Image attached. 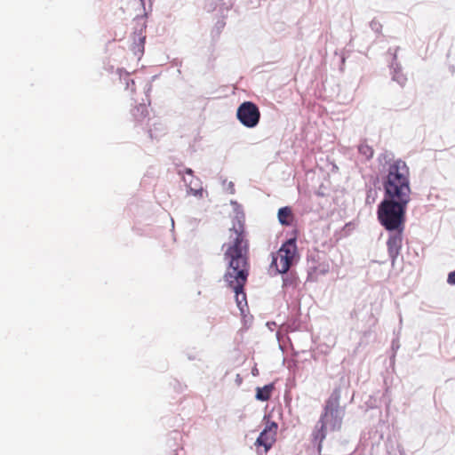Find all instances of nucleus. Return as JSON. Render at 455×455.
Returning <instances> with one entry per match:
<instances>
[{
  "label": "nucleus",
  "mask_w": 455,
  "mask_h": 455,
  "mask_svg": "<svg viewBox=\"0 0 455 455\" xmlns=\"http://www.w3.org/2000/svg\"><path fill=\"white\" fill-rule=\"evenodd\" d=\"M383 198L377 205V220L387 232L405 228L411 202L410 169L401 158L387 163L381 177Z\"/></svg>",
  "instance_id": "1"
},
{
  "label": "nucleus",
  "mask_w": 455,
  "mask_h": 455,
  "mask_svg": "<svg viewBox=\"0 0 455 455\" xmlns=\"http://www.w3.org/2000/svg\"><path fill=\"white\" fill-rule=\"evenodd\" d=\"M234 233L235 237L224 252V259L227 261L226 270L234 272L242 268L249 269V242L246 239L245 232L236 231Z\"/></svg>",
  "instance_id": "2"
},
{
  "label": "nucleus",
  "mask_w": 455,
  "mask_h": 455,
  "mask_svg": "<svg viewBox=\"0 0 455 455\" xmlns=\"http://www.w3.org/2000/svg\"><path fill=\"white\" fill-rule=\"evenodd\" d=\"M249 276V269L242 268L235 270H226L223 280L227 283L228 287L235 292V299L236 306L239 308L241 315H243L248 310L246 293L244 286L247 283Z\"/></svg>",
  "instance_id": "3"
},
{
  "label": "nucleus",
  "mask_w": 455,
  "mask_h": 455,
  "mask_svg": "<svg viewBox=\"0 0 455 455\" xmlns=\"http://www.w3.org/2000/svg\"><path fill=\"white\" fill-rule=\"evenodd\" d=\"M340 389L335 388L328 399L325 401L323 412L320 419L324 420L326 423L329 421L332 430L339 429L344 416L343 411L339 407Z\"/></svg>",
  "instance_id": "4"
},
{
  "label": "nucleus",
  "mask_w": 455,
  "mask_h": 455,
  "mask_svg": "<svg viewBox=\"0 0 455 455\" xmlns=\"http://www.w3.org/2000/svg\"><path fill=\"white\" fill-rule=\"evenodd\" d=\"M278 255L280 258L281 267L278 268L277 258H273L270 267H276L277 272H285L286 270H289L298 257L297 238L291 237L284 241L278 251Z\"/></svg>",
  "instance_id": "5"
},
{
  "label": "nucleus",
  "mask_w": 455,
  "mask_h": 455,
  "mask_svg": "<svg viewBox=\"0 0 455 455\" xmlns=\"http://www.w3.org/2000/svg\"><path fill=\"white\" fill-rule=\"evenodd\" d=\"M235 116L243 127L253 129L259 124L261 114L256 103L245 100L238 105Z\"/></svg>",
  "instance_id": "6"
},
{
  "label": "nucleus",
  "mask_w": 455,
  "mask_h": 455,
  "mask_svg": "<svg viewBox=\"0 0 455 455\" xmlns=\"http://www.w3.org/2000/svg\"><path fill=\"white\" fill-rule=\"evenodd\" d=\"M403 231L404 229L393 230L392 232H388L389 235L387 241V247L388 257L393 267L395 266L402 250Z\"/></svg>",
  "instance_id": "7"
},
{
  "label": "nucleus",
  "mask_w": 455,
  "mask_h": 455,
  "mask_svg": "<svg viewBox=\"0 0 455 455\" xmlns=\"http://www.w3.org/2000/svg\"><path fill=\"white\" fill-rule=\"evenodd\" d=\"M151 140H158L162 135L165 133V126L158 119L147 120L143 129Z\"/></svg>",
  "instance_id": "8"
},
{
  "label": "nucleus",
  "mask_w": 455,
  "mask_h": 455,
  "mask_svg": "<svg viewBox=\"0 0 455 455\" xmlns=\"http://www.w3.org/2000/svg\"><path fill=\"white\" fill-rule=\"evenodd\" d=\"M131 113L133 117L135 126H141V128L144 129V125L149 118L148 106L144 102L140 103L131 110Z\"/></svg>",
  "instance_id": "9"
},
{
  "label": "nucleus",
  "mask_w": 455,
  "mask_h": 455,
  "mask_svg": "<svg viewBox=\"0 0 455 455\" xmlns=\"http://www.w3.org/2000/svg\"><path fill=\"white\" fill-rule=\"evenodd\" d=\"M183 182L187 188V194L194 196L197 198H202L204 196V188L201 186L199 178L187 179L183 177Z\"/></svg>",
  "instance_id": "10"
},
{
  "label": "nucleus",
  "mask_w": 455,
  "mask_h": 455,
  "mask_svg": "<svg viewBox=\"0 0 455 455\" xmlns=\"http://www.w3.org/2000/svg\"><path fill=\"white\" fill-rule=\"evenodd\" d=\"M231 204L235 205V216L233 219V226L230 228V231H233V232H236V231L245 232V228H244L245 216H244V213H243V210L241 209L240 204H238V203L236 201H231Z\"/></svg>",
  "instance_id": "11"
},
{
  "label": "nucleus",
  "mask_w": 455,
  "mask_h": 455,
  "mask_svg": "<svg viewBox=\"0 0 455 455\" xmlns=\"http://www.w3.org/2000/svg\"><path fill=\"white\" fill-rule=\"evenodd\" d=\"M390 75L392 81L397 83L401 87H404L407 83V76L403 72L400 62L389 63Z\"/></svg>",
  "instance_id": "12"
},
{
  "label": "nucleus",
  "mask_w": 455,
  "mask_h": 455,
  "mask_svg": "<svg viewBox=\"0 0 455 455\" xmlns=\"http://www.w3.org/2000/svg\"><path fill=\"white\" fill-rule=\"evenodd\" d=\"M275 442V434H272L269 432L267 433L262 429V431L259 433V436L257 437L254 444L258 448L263 447L264 452L267 453L272 448Z\"/></svg>",
  "instance_id": "13"
},
{
  "label": "nucleus",
  "mask_w": 455,
  "mask_h": 455,
  "mask_svg": "<svg viewBox=\"0 0 455 455\" xmlns=\"http://www.w3.org/2000/svg\"><path fill=\"white\" fill-rule=\"evenodd\" d=\"M278 222L283 227H291L294 221V215L291 206H283L277 212Z\"/></svg>",
  "instance_id": "14"
},
{
  "label": "nucleus",
  "mask_w": 455,
  "mask_h": 455,
  "mask_svg": "<svg viewBox=\"0 0 455 455\" xmlns=\"http://www.w3.org/2000/svg\"><path fill=\"white\" fill-rule=\"evenodd\" d=\"M312 437L314 443H318L317 448L320 451L322 449V443L326 437V422L324 420L319 419L312 433Z\"/></svg>",
  "instance_id": "15"
},
{
  "label": "nucleus",
  "mask_w": 455,
  "mask_h": 455,
  "mask_svg": "<svg viewBox=\"0 0 455 455\" xmlns=\"http://www.w3.org/2000/svg\"><path fill=\"white\" fill-rule=\"evenodd\" d=\"M274 389H275L274 383H268L263 387H258L256 388V394H255L256 400L260 401V402L268 401L272 396V393H273Z\"/></svg>",
  "instance_id": "16"
},
{
  "label": "nucleus",
  "mask_w": 455,
  "mask_h": 455,
  "mask_svg": "<svg viewBox=\"0 0 455 455\" xmlns=\"http://www.w3.org/2000/svg\"><path fill=\"white\" fill-rule=\"evenodd\" d=\"M147 13L144 15H137L133 21H134V28H133V33L132 36H146L145 31L147 28V20H146Z\"/></svg>",
  "instance_id": "17"
},
{
  "label": "nucleus",
  "mask_w": 455,
  "mask_h": 455,
  "mask_svg": "<svg viewBox=\"0 0 455 455\" xmlns=\"http://www.w3.org/2000/svg\"><path fill=\"white\" fill-rule=\"evenodd\" d=\"M133 43L132 45V51L138 60H140L144 54L146 36H132Z\"/></svg>",
  "instance_id": "18"
},
{
  "label": "nucleus",
  "mask_w": 455,
  "mask_h": 455,
  "mask_svg": "<svg viewBox=\"0 0 455 455\" xmlns=\"http://www.w3.org/2000/svg\"><path fill=\"white\" fill-rule=\"evenodd\" d=\"M116 74L119 76L120 81L125 84V90L132 92L135 91V82L131 78L130 74L124 68H117Z\"/></svg>",
  "instance_id": "19"
},
{
  "label": "nucleus",
  "mask_w": 455,
  "mask_h": 455,
  "mask_svg": "<svg viewBox=\"0 0 455 455\" xmlns=\"http://www.w3.org/2000/svg\"><path fill=\"white\" fill-rule=\"evenodd\" d=\"M278 273L282 275L283 287H291L296 285L297 275L295 273L289 270Z\"/></svg>",
  "instance_id": "20"
},
{
  "label": "nucleus",
  "mask_w": 455,
  "mask_h": 455,
  "mask_svg": "<svg viewBox=\"0 0 455 455\" xmlns=\"http://www.w3.org/2000/svg\"><path fill=\"white\" fill-rule=\"evenodd\" d=\"M358 152L365 157L367 161L371 160L373 157L374 150L369 146L365 140L362 141L358 145Z\"/></svg>",
  "instance_id": "21"
},
{
  "label": "nucleus",
  "mask_w": 455,
  "mask_h": 455,
  "mask_svg": "<svg viewBox=\"0 0 455 455\" xmlns=\"http://www.w3.org/2000/svg\"><path fill=\"white\" fill-rule=\"evenodd\" d=\"M277 427H278V425L276 422L267 420L263 430H265L267 433L269 432V433L275 434V435Z\"/></svg>",
  "instance_id": "22"
},
{
  "label": "nucleus",
  "mask_w": 455,
  "mask_h": 455,
  "mask_svg": "<svg viewBox=\"0 0 455 455\" xmlns=\"http://www.w3.org/2000/svg\"><path fill=\"white\" fill-rule=\"evenodd\" d=\"M370 28H371V30H373L375 33L377 34H379L381 32V29H382V25L381 23L377 20L376 19H373L371 22H370Z\"/></svg>",
  "instance_id": "23"
},
{
  "label": "nucleus",
  "mask_w": 455,
  "mask_h": 455,
  "mask_svg": "<svg viewBox=\"0 0 455 455\" xmlns=\"http://www.w3.org/2000/svg\"><path fill=\"white\" fill-rule=\"evenodd\" d=\"M177 174L179 176H180L182 180H183V177H185V174L190 176V179L196 178L194 176V171L188 167H186L183 170H178Z\"/></svg>",
  "instance_id": "24"
},
{
  "label": "nucleus",
  "mask_w": 455,
  "mask_h": 455,
  "mask_svg": "<svg viewBox=\"0 0 455 455\" xmlns=\"http://www.w3.org/2000/svg\"><path fill=\"white\" fill-rule=\"evenodd\" d=\"M398 50H399V47H396L395 49L389 48L387 50V53L392 55V60H391L390 63L398 62L397 61V52H398Z\"/></svg>",
  "instance_id": "25"
},
{
  "label": "nucleus",
  "mask_w": 455,
  "mask_h": 455,
  "mask_svg": "<svg viewBox=\"0 0 455 455\" xmlns=\"http://www.w3.org/2000/svg\"><path fill=\"white\" fill-rule=\"evenodd\" d=\"M447 283L450 285H455V269L448 274Z\"/></svg>",
  "instance_id": "26"
},
{
  "label": "nucleus",
  "mask_w": 455,
  "mask_h": 455,
  "mask_svg": "<svg viewBox=\"0 0 455 455\" xmlns=\"http://www.w3.org/2000/svg\"><path fill=\"white\" fill-rule=\"evenodd\" d=\"M228 189L230 194H235V185L232 181H230L228 185Z\"/></svg>",
  "instance_id": "27"
},
{
  "label": "nucleus",
  "mask_w": 455,
  "mask_h": 455,
  "mask_svg": "<svg viewBox=\"0 0 455 455\" xmlns=\"http://www.w3.org/2000/svg\"><path fill=\"white\" fill-rule=\"evenodd\" d=\"M400 345L398 340L392 341V349L395 352L399 348Z\"/></svg>",
  "instance_id": "28"
},
{
  "label": "nucleus",
  "mask_w": 455,
  "mask_h": 455,
  "mask_svg": "<svg viewBox=\"0 0 455 455\" xmlns=\"http://www.w3.org/2000/svg\"><path fill=\"white\" fill-rule=\"evenodd\" d=\"M243 315L244 324H247V322H249V319H247L245 313Z\"/></svg>",
  "instance_id": "29"
},
{
  "label": "nucleus",
  "mask_w": 455,
  "mask_h": 455,
  "mask_svg": "<svg viewBox=\"0 0 455 455\" xmlns=\"http://www.w3.org/2000/svg\"><path fill=\"white\" fill-rule=\"evenodd\" d=\"M256 2H257V0H250L251 4H255Z\"/></svg>",
  "instance_id": "30"
},
{
  "label": "nucleus",
  "mask_w": 455,
  "mask_h": 455,
  "mask_svg": "<svg viewBox=\"0 0 455 455\" xmlns=\"http://www.w3.org/2000/svg\"><path fill=\"white\" fill-rule=\"evenodd\" d=\"M257 371V369L252 370V374L255 375V372Z\"/></svg>",
  "instance_id": "31"
}]
</instances>
